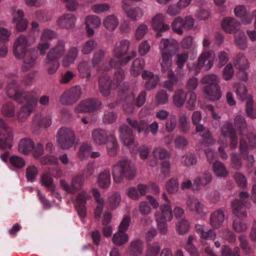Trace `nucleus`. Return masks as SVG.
I'll list each match as a JSON object with an SVG mask.
<instances>
[{
  "mask_svg": "<svg viewBox=\"0 0 256 256\" xmlns=\"http://www.w3.org/2000/svg\"><path fill=\"white\" fill-rule=\"evenodd\" d=\"M112 176L115 183L120 184L124 179L131 180L136 176L134 164L130 159L122 160L112 166Z\"/></svg>",
  "mask_w": 256,
  "mask_h": 256,
  "instance_id": "f257e3e1",
  "label": "nucleus"
},
{
  "mask_svg": "<svg viewBox=\"0 0 256 256\" xmlns=\"http://www.w3.org/2000/svg\"><path fill=\"white\" fill-rule=\"evenodd\" d=\"M130 45V42L126 39L122 40L116 44L112 50L114 58L111 60L110 62L112 67H116L118 64H126L136 56V52L132 50L128 52L126 56L122 58L128 54Z\"/></svg>",
  "mask_w": 256,
  "mask_h": 256,
  "instance_id": "f03ea898",
  "label": "nucleus"
},
{
  "mask_svg": "<svg viewBox=\"0 0 256 256\" xmlns=\"http://www.w3.org/2000/svg\"><path fill=\"white\" fill-rule=\"evenodd\" d=\"M36 42L34 36L30 35L20 34L16 39L14 46V54L18 59L24 58L28 52V48Z\"/></svg>",
  "mask_w": 256,
  "mask_h": 256,
  "instance_id": "7ed1b4c3",
  "label": "nucleus"
},
{
  "mask_svg": "<svg viewBox=\"0 0 256 256\" xmlns=\"http://www.w3.org/2000/svg\"><path fill=\"white\" fill-rule=\"evenodd\" d=\"M26 104L22 106L18 113L17 118L20 122L25 120L31 114L37 104L38 94L35 91H32L26 95Z\"/></svg>",
  "mask_w": 256,
  "mask_h": 256,
  "instance_id": "20e7f679",
  "label": "nucleus"
},
{
  "mask_svg": "<svg viewBox=\"0 0 256 256\" xmlns=\"http://www.w3.org/2000/svg\"><path fill=\"white\" fill-rule=\"evenodd\" d=\"M216 58L214 52L212 50L204 49L199 54L196 64V72L204 68L206 70H210L213 66Z\"/></svg>",
  "mask_w": 256,
  "mask_h": 256,
  "instance_id": "39448f33",
  "label": "nucleus"
},
{
  "mask_svg": "<svg viewBox=\"0 0 256 256\" xmlns=\"http://www.w3.org/2000/svg\"><path fill=\"white\" fill-rule=\"evenodd\" d=\"M75 140V134L70 128L63 127L59 130L57 134L58 145L62 149L72 147Z\"/></svg>",
  "mask_w": 256,
  "mask_h": 256,
  "instance_id": "423d86ee",
  "label": "nucleus"
},
{
  "mask_svg": "<svg viewBox=\"0 0 256 256\" xmlns=\"http://www.w3.org/2000/svg\"><path fill=\"white\" fill-rule=\"evenodd\" d=\"M82 89L79 86H74L64 91L60 98V102L64 105H71L76 103L81 97Z\"/></svg>",
  "mask_w": 256,
  "mask_h": 256,
  "instance_id": "0eeeda50",
  "label": "nucleus"
},
{
  "mask_svg": "<svg viewBox=\"0 0 256 256\" xmlns=\"http://www.w3.org/2000/svg\"><path fill=\"white\" fill-rule=\"evenodd\" d=\"M119 135L124 144L134 152L138 144L135 141L132 130L128 126L122 125L119 128Z\"/></svg>",
  "mask_w": 256,
  "mask_h": 256,
  "instance_id": "6e6552de",
  "label": "nucleus"
},
{
  "mask_svg": "<svg viewBox=\"0 0 256 256\" xmlns=\"http://www.w3.org/2000/svg\"><path fill=\"white\" fill-rule=\"evenodd\" d=\"M13 138L11 129L2 120L0 119V148H10L12 146Z\"/></svg>",
  "mask_w": 256,
  "mask_h": 256,
  "instance_id": "1a4fd4ad",
  "label": "nucleus"
},
{
  "mask_svg": "<svg viewBox=\"0 0 256 256\" xmlns=\"http://www.w3.org/2000/svg\"><path fill=\"white\" fill-rule=\"evenodd\" d=\"M248 140V143L246 140L244 138H240V150L243 155L244 158L246 159L248 162V166L252 167L254 163V160L252 155L245 156L247 152V150L248 148H254L256 146V137L252 135H248L246 137Z\"/></svg>",
  "mask_w": 256,
  "mask_h": 256,
  "instance_id": "9d476101",
  "label": "nucleus"
},
{
  "mask_svg": "<svg viewBox=\"0 0 256 256\" xmlns=\"http://www.w3.org/2000/svg\"><path fill=\"white\" fill-rule=\"evenodd\" d=\"M31 92H22L20 88L14 80L8 82L6 88L8 96L19 102H22V98L26 99V95Z\"/></svg>",
  "mask_w": 256,
  "mask_h": 256,
  "instance_id": "9b49d317",
  "label": "nucleus"
},
{
  "mask_svg": "<svg viewBox=\"0 0 256 256\" xmlns=\"http://www.w3.org/2000/svg\"><path fill=\"white\" fill-rule=\"evenodd\" d=\"M166 16L162 14H157L152 18V28L157 32L156 37H160L162 36V32L170 29L169 25L165 23Z\"/></svg>",
  "mask_w": 256,
  "mask_h": 256,
  "instance_id": "f8f14e48",
  "label": "nucleus"
},
{
  "mask_svg": "<svg viewBox=\"0 0 256 256\" xmlns=\"http://www.w3.org/2000/svg\"><path fill=\"white\" fill-rule=\"evenodd\" d=\"M178 48V43L172 38H162L159 44V50L161 54L172 55V52Z\"/></svg>",
  "mask_w": 256,
  "mask_h": 256,
  "instance_id": "ddd939ff",
  "label": "nucleus"
},
{
  "mask_svg": "<svg viewBox=\"0 0 256 256\" xmlns=\"http://www.w3.org/2000/svg\"><path fill=\"white\" fill-rule=\"evenodd\" d=\"M100 102L94 100H86L81 102L75 108L78 113L93 112L100 108Z\"/></svg>",
  "mask_w": 256,
  "mask_h": 256,
  "instance_id": "4468645a",
  "label": "nucleus"
},
{
  "mask_svg": "<svg viewBox=\"0 0 256 256\" xmlns=\"http://www.w3.org/2000/svg\"><path fill=\"white\" fill-rule=\"evenodd\" d=\"M154 216L157 223L158 231L162 234H166L168 231V228L164 220L170 221L172 218V214H170V216L166 217L162 213L155 212Z\"/></svg>",
  "mask_w": 256,
  "mask_h": 256,
  "instance_id": "2eb2a0df",
  "label": "nucleus"
},
{
  "mask_svg": "<svg viewBox=\"0 0 256 256\" xmlns=\"http://www.w3.org/2000/svg\"><path fill=\"white\" fill-rule=\"evenodd\" d=\"M225 220L224 211L222 209H218L214 211L210 216V226L215 229L219 228Z\"/></svg>",
  "mask_w": 256,
  "mask_h": 256,
  "instance_id": "dca6fc26",
  "label": "nucleus"
},
{
  "mask_svg": "<svg viewBox=\"0 0 256 256\" xmlns=\"http://www.w3.org/2000/svg\"><path fill=\"white\" fill-rule=\"evenodd\" d=\"M172 55L161 54L160 66L162 72H168V78H170L174 81H176V76L174 72L170 69L172 65Z\"/></svg>",
  "mask_w": 256,
  "mask_h": 256,
  "instance_id": "f3484780",
  "label": "nucleus"
},
{
  "mask_svg": "<svg viewBox=\"0 0 256 256\" xmlns=\"http://www.w3.org/2000/svg\"><path fill=\"white\" fill-rule=\"evenodd\" d=\"M66 52V42L63 40H59L56 45L50 50L46 55L58 60L64 55Z\"/></svg>",
  "mask_w": 256,
  "mask_h": 256,
  "instance_id": "a211bd4d",
  "label": "nucleus"
},
{
  "mask_svg": "<svg viewBox=\"0 0 256 256\" xmlns=\"http://www.w3.org/2000/svg\"><path fill=\"white\" fill-rule=\"evenodd\" d=\"M142 78L146 80L145 88L147 90H151L155 88L159 82V76L152 72L144 70L142 74Z\"/></svg>",
  "mask_w": 256,
  "mask_h": 256,
  "instance_id": "6ab92c4d",
  "label": "nucleus"
},
{
  "mask_svg": "<svg viewBox=\"0 0 256 256\" xmlns=\"http://www.w3.org/2000/svg\"><path fill=\"white\" fill-rule=\"evenodd\" d=\"M221 25L224 30L227 33L235 34L240 30V23L232 18H224Z\"/></svg>",
  "mask_w": 256,
  "mask_h": 256,
  "instance_id": "aec40b11",
  "label": "nucleus"
},
{
  "mask_svg": "<svg viewBox=\"0 0 256 256\" xmlns=\"http://www.w3.org/2000/svg\"><path fill=\"white\" fill-rule=\"evenodd\" d=\"M13 22H16V28L19 32L25 30L28 26L27 20L24 18V12L20 10H14L12 12Z\"/></svg>",
  "mask_w": 256,
  "mask_h": 256,
  "instance_id": "412c9836",
  "label": "nucleus"
},
{
  "mask_svg": "<svg viewBox=\"0 0 256 256\" xmlns=\"http://www.w3.org/2000/svg\"><path fill=\"white\" fill-rule=\"evenodd\" d=\"M204 96L211 101L218 100L222 96V92L219 85L204 86Z\"/></svg>",
  "mask_w": 256,
  "mask_h": 256,
  "instance_id": "4be33fe9",
  "label": "nucleus"
},
{
  "mask_svg": "<svg viewBox=\"0 0 256 256\" xmlns=\"http://www.w3.org/2000/svg\"><path fill=\"white\" fill-rule=\"evenodd\" d=\"M76 18L71 14H64L60 16L56 20L57 24L62 28H70L76 23Z\"/></svg>",
  "mask_w": 256,
  "mask_h": 256,
  "instance_id": "5701e85b",
  "label": "nucleus"
},
{
  "mask_svg": "<svg viewBox=\"0 0 256 256\" xmlns=\"http://www.w3.org/2000/svg\"><path fill=\"white\" fill-rule=\"evenodd\" d=\"M104 28L108 32L114 31L120 24L118 17L114 14L106 16L102 20Z\"/></svg>",
  "mask_w": 256,
  "mask_h": 256,
  "instance_id": "b1692460",
  "label": "nucleus"
},
{
  "mask_svg": "<svg viewBox=\"0 0 256 256\" xmlns=\"http://www.w3.org/2000/svg\"><path fill=\"white\" fill-rule=\"evenodd\" d=\"M99 88L101 94L104 96H108L110 93L111 80L109 76L106 74H102L99 78Z\"/></svg>",
  "mask_w": 256,
  "mask_h": 256,
  "instance_id": "393cba45",
  "label": "nucleus"
},
{
  "mask_svg": "<svg viewBox=\"0 0 256 256\" xmlns=\"http://www.w3.org/2000/svg\"><path fill=\"white\" fill-rule=\"evenodd\" d=\"M97 184L99 187L103 189L110 187L111 184V176L109 170H104L100 173L97 179Z\"/></svg>",
  "mask_w": 256,
  "mask_h": 256,
  "instance_id": "a878e982",
  "label": "nucleus"
},
{
  "mask_svg": "<svg viewBox=\"0 0 256 256\" xmlns=\"http://www.w3.org/2000/svg\"><path fill=\"white\" fill-rule=\"evenodd\" d=\"M188 92L184 90L178 88L176 90L172 96V100L174 105L178 108L182 107L186 102Z\"/></svg>",
  "mask_w": 256,
  "mask_h": 256,
  "instance_id": "bb28decb",
  "label": "nucleus"
},
{
  "mask_svg": "<svg viewBox=\"0 0 256 256\" xmlns=\"http://www.w3.org/2000/svg\"><path fill=\"white\" fill-rule=\"evenodd\" d=\"M92 139L95 144L102 145L107 142V134L104 130L96 128L92 131Z\"/></svg>",
  "mask_w": 256,
  "mask_h": 256,
  "instance_id": "cd10ccee",
  "label": "nucleus"
},
{
  "mask_svg": "<svg viewBox=\"0 0 256 256\" xmlns=\"http://www.w3.org/2000/svg\"><path fill=\"white\" fill-rule=\"evenodd\" d=\"M186 206L192 212L200 214L203 212L204 205L196 198L190 197L186 200Z\"/></svg>",
  "mask_w": 256,
  "mask_h": 256,
  "instance_id": "c85d7f7f",
  "label": "nucleus"
},
{
  "mask_svg": "<svg viewBox=\"0 0 256 256\" xmlns=\"http://www.w3.org/2000/svg\"><path fill=\"white\" fill-rule=\"evenodd\" d=\"M34 148V142L30 138H22L19 142L18 150L22 154H28L32 152Z\"/></svg>",
  "mask_w": 256,
  "mask_h": 256,
  "instance_id": "c756f323",
  "label": "nucleus"
},
{
  "mask_svg": "<svg viewBox=\"0 0 256 256\" xmlns=\"http://www.w3.org/2000/svg\"><path fill=\"white\" fill-rule=\"evenodd\" d=\"M59 66L60 63L58 60L46 55L44 60V68L48 74H55Z\"/></svg>",
  "mask_w": 256,
  "mask_h": 256,
  "instance_id": "7c9ffc66",
  "label": "nucleus"
},
{
  "mask_svg": "<svg viewBox=\"0 0 256 256\" xmlns=\"http://www.w3.org/2000/svg\"><path fill=\"white\" fill-rule=\"evenodd\" d=\"M234 123L239 132V135L242 136L241 138L246 140L244 134L248 129V124L245 118L242 115H237L234 118Z\"/></svg>",
  "mask_w": 256,
  "mask_h": 256,
  "instance_id": "2f4dec72",
  "label": "nucleus"
},
{
  "mask_svg": "<svg viewBox=\"0 0 256 256\" xmlns=\"http://www.w3.org/2000/svg\"><path fill=\"white\" fill-rule=\"evenodd\" d=\"M234 12L236 17L241 18L244 24H248L252 22V16L248 14L246 9L244 6H236L234 9Z\"/></svg>",
  "mask_w": 256,
  "mask_h": 256,
  "instance_id": "473e14b6",
  "label": "nucleus"
},
{
  "mask_svg": "<svg viewBox=\"0 0 256 256\" xmlns=\"http://www.w3.org/2000/svg\"><path fill=\"white\" fill-rule=\"evenodd\" d=\"M127 17L133 21H137L142 18L144 16V10L140 7L130 8H123Z\"/></svg>",
  "mask_w": 256,
  "mask_h": 256,
  "instance_id": "72a5a7b5",
  "label": "nucleus"
},
{
  "mask_svg": "<svg viewBox=\"0 0 256 256\" xmlns=\"http://www.w3.org/2000/svg\"><path fill=\"white\" fill-rule=\"evenodd\" d=\"M52 124V119L50 116L46 114H38L34 120V126L40 127H48Z\"/></svg>",
  "mask_w": 256,
  "mask_h": 256,
  "instance_id": "f704fd0d",
  "label": "nucleus"
},
{
  "mask_svg": "<svg viewBox=\"0 0 256 256\" xmlns=\"http://www.w3.org/2000/svg\"><path fill=\"white\" fill-rule=\"evenodd\" d=\"M162 197L163 203L160 206V209L156 210V212L162 213L166 217H168L170 214H172L171 202L165 192L162 194Z\"/></svg>",
  "mask_w": 256,
  "mask_h": 256,
  "instance_id": "c9c22d12",
  "label": "nucleus"
},
{
  "mask_svg": "<svg viewBox=\"0 0 256 256\" xmlns=\"http://www.w3.org/2000/svg\"><path fill=\"white\" fill-rule=\"evenodd\" d=\"M78 54V50L76 47H72L68 52L62 60V65L65 67L70 66L76 60Z\"/></svg>",
  "mask_w": 256,
  "mask_h": 256,
  "instance_id": "e433bc0d",
  "label": "nucleus"
},
{
  "mask_svg": "<svg viewBox=\"0 0 256 256\" xmlns=\"http://www.w3.org/2000/svg\"><path fill=\"white\" fill-rule=\"evenodd\" d=\"M242 202L235 200L232 202L233 214L238 218H244L246 216V211L244 210Z\"/></svg>",
  "mask_w": 256,
  "mask_h": 256,
  "instance_id": "4c0bfd02",
  "label": "nucleus"
},
{
  "mask_svg": "<svg viewBox=\"0 0 256 256\" xmlns=\"http://www.w3.org/2000/svg\"><path fill=\"white\" fill-rule=\"evenodd\" d=\"M143 242L140 240H136L131 242L129 251L134 256H140L143 252Z\"/></svg>",
  "mask_w": 256,
  "mask_h": 256,
  "instance_id": "58836bf2",
  "label": "nucleus"
},
{
  "mask_svg": "<svg viewBox=\"0 0 256 256\" xmlns=\"http://www.w3.org/2000/svg\"><path fill=\"white\" fill-rule=\"evenodd\" d=\"M212 170L215 175L220 178H224L228 176V172L224 164L220 161L215 162L212 166Z\"/></svg>",
  "mask_w": 256,
  "mask_h": 256,
  "instance_id": "ea45409f",
  "label": "nucleus"
},
{
  "mask_svg": "<svg viewBox=\"0 0 256 256\" xmlns=\"http://www.w3.org/2000/svg\"><path fill=\"white\" fill-rule=\"evenodd\" d=\"M178 128L184 134L188 133L190 129V124L188 117L186 113L182 114L178 118Z\"/></svg>",
  "mask_w": 256,
  "mask_h": 256,
  "instance_id": "a19ab883",
  "label": "nucleus"
},
{
  "mask_svg": "<svg viewBox=\"0 0 256 256\" xmlns=\"http://www.w3.org/2000/svg\"><path fill=\"white\" fill-rule=\"evenodd\" d=\"M144 61L140 58L136 59L132 62L130 68V72L133 76H137L140 74L144 68Z\"/></svg>",
  "mask_w": 256,
  "mask_h": 256,
  "instance_id": "79ce46f5",
  "label": "nucleus"
},
{
  "mask_svg": "<svg viewBox=\"0 0 256 256\" xmlns=\"http://www.w3.org/2000/svg\"><path fill=\"white\" fill-rule=\"evenodd\" d=\"M92 192L98 203V206L94 211V215L96 218H100L103 210L104 200L101 198L100 193L98 190L93 189Z\"/></svg>",
  "mask_w": 256,
  "mask_h": 256,
  "instance_id": "37998d69",
  "label": "nucleus"
},
{
  "mask_svg": "<svg viewBox=\"0 0 256 256\" xmlns=\"http://www.w3.org/2000/svg\"><path fill=\"white\" fill-rule=\"evenodd\" d=\"M84 178L82 175L77 174L73 176L70 180V184L72 185V194L80 190L84 184Z\"/></svg>",
  "mask_w": 256,
  "mask_h": 256,
  "instance_id": "c03bdc74",
  "label": "nucleus"
},
{
  "mask_svg": "<svg viewBox=\"0 0 256 256\" xmlns=\"http://www.w3.org/2000/svg\"><path fill=\"white\" fill-rule=\"evenodd\" d=\"M42 184L51 192L55 191L56 186L54 184L50 172H46L41 176Z\"/></svg>",
  "mask_w": 256,
  "mask_h": 256,
  "instance_id": "a18cd8bd",
  "label": "nucleus"
},
{
  "mask_svg": "<svg viewBox=\"0 0 256 256\" xmlns=\"http://www.w3.org/2000/svg\"><path fill=\"white\" fill-rule=\"evenodd\" d=\"M128 240V234L124 232L118 230L112 237V242L116 246H120L126 244Z\"/></svg>",
  "mask_w": 256,
  "mask_h": 256,
  "instance_id": "49530a36",
  "label": "nucleus"
},
{
  "mask_svg": "<svg viewBox=\"0 0 256 256\" xmlns=\"http://www.w3.org/2000/svg\"><path fill=\"white\" fill-rule=\"evenodd\" d=\"M220 77L215 74H210L204 76L201 79V82L206 84L205 86H218L220 82Z\"/></svg>",
  "mask_w": 256,
  "mask_h": 256,
  "instance_id": "de8ad7c7",
  "label": "nucleus"
},
{
  "mask_svg": "<svg viewBox=\"0 0 256 256\" xmlns=\"http://www.w3.org/2000/svg\"><path fill=\"white\" fill-rule=\"evenodd\" d=\"M220 134L224 138L230 137L236 134L232 124L229 121L225 122L220 129Z\"/></svg>",
  "mask_w": 256,
  "mask_h": 256,
  "instance_id": "09e8293b",
  "label": "nucleus"
},
{
  "mask_svg": "<svg viewBox=\"0 0 256 256\" xmlns=\"http://www.w3.org/2000/svg\"><path fill=\"white\" fill-rule=\"evenodd\" d=\"M126 122L132 128L136 130L138 133L142 132L148 125V122L145 120L138 122L135 119L128 118H126Z\"/></svg>",
  "mask_w": 256,
  "mask_h": 256,
  "instance_id": "8fccbe9b",
  "label": "nucleus"
},
{
  "mask_svg": "<svg viewBox=\"0 0 256 256\" xmlns=\"http://www.w3.org/2000/svg\"><path fill=\"white\" fill-rule=\"evenodd\" d=\"M234 41L240 49L244 50L246 48V38L244 32L239 30L234 34Z\"/></svg>",
  "mask_w": 256,
  "mask_h": 256,
  "instance_id": "3c124183",
  "label": "nucleus"
},
{
  "mask_svg": "<svg viewBox=\"0 0 256 256\" xmlns=\"http://www.w3.org/2000/svg\"><path fill=\"white\" fill-rule=\"evenodd\" d=\"M134 98V94L132 92L126 96V98L122 104L123 110L126 114H130L133 112L134 110L133 102Z\"/></svg>",
  "mask_w": 256,
  "mask_h": 256,
  "instance_id": "603ef678",
  "label": "nucleus"
},
{
  "mask_svg": "<svg viewBox=\"0 0 256 256\" xmlns=\"http://www.w3.org/2000/svg\"><path fill=\"white\" fill-rule=\"evenodd\" d=\"M212 180V175L210 172L204 173L202 176L196 177L194 180V186L196 187L206 186Z\"/></svg>",
  "mask_w": 256,
  "mask_h": 256,
  "instance_id": "864d4df0",
  "label": "nucleus"
},
{
  "mask_svg": "<svg viewBox=\"0 0 256 256\" xmlns=\"http://www.w3.org/2000/svg\"><path fill=\"white\" fill-rule=\"evenodd\" d=\"M234 64L238 69L248 68L249 66L248 60L242 54H238L236 56Z\"/></svg>",
  "mask_w": 256,
  "mask_h": 256,
  "instance_id": "5fc2aeb1",
  "label": "nucleus"
},
{
  "mask_svg": "<svg viewBox=\"0 0 256 256\" xmlns=\"http://www.w3.org/2000/svg\"><path fill=\"white\" fill-rule=\"evenodd\" d=\"M171 27L174 32L182 35L184 34L182 18L181 16L176 18L171 23Z\"/></svg>",
  "mask_w": 256,
  "mask_h": 256,
  "instance_id": "6e6d98bb",
  "label": "nucleus"
},
{
  "mask_svg": "<svg viewBox=\"0 0 256 256\" xmlns=\"http://www.w3.org/2000/svg\"><path fill=\"white\" fill-rule=\"evenodd\" d=\"M85 24L86 26H92L93 28H98L102 24V20L98 16L90 15L86 18Z\"/></svg>",
  "mask_w": 256,
  "mask_h": 256,
  "instance_id": "4d7b16f0",
  "label": "nucleus"
},
{
  "mask_svg": "<svg viewBox=\"0 0 256 256\" xmlns=\"http://www.w3.org/2000/svg\"><path fill=\"white\" fill-rule=\"evenodd\" d=\"M97 45V42L95 40H88L82 44L81 52L84 54H90L96 48Z\"/></svg>",
  "mask_w": 256,
  "mask_h": 256,
  "instance_id": "13d9d810",
  "label": "nucleus"
},
{
  "mask_svg": "<svg viewBox=\"0 0 256 256\" xmlns=\"http://www.w3.org/2000/svg\"><path fill=\"white\" fill-rule=\"evenodd\" d=\"M80 74L82 78L88 79L91 75L90 66L87 62H81L78 67Z\"/></svg>",
  "mask_w": 256,
  "mask_h": 256,
  "instance_id": "bf43d9fd",
  "label": "nucleus"
},
{
  "mask_svg": "<svg viewBox=\"0 0 256 256\" xmlns=\"http://www.w3.org/2000/svg\"><path fill=\"white\" fill-rule=\"evenodd\" d=\"M160 250L158 242L148 244L146 247V256H158Z\"/></svg>",
  "mask_w": 256,
  "mask_h": 256,
  "instance_id": "052dcab7",
  "label": "nucleus"
},
{
  "mask_svg": "<svg viewBox=\"0 0 256 256\" xmlns=\"http://www.w3.org/2000/svg\"><path fill=\"white\" fill-rule=\"evenodd\" d=\"M180 162L184 166H190L197 163V158L194 154H188L181 156Z\"/></svg>",
  "mask_w": 256,
  "mask_h": 256,
  "instance_id": "680f3d73",
  "label": "nucleus"
},
{
  "mask_svg": "<svg viewBox=\"0 0 256 256\" xmlns=\"http://www.w3.org/2000/svg\"><path fill=\"white\" fill-rule=\"evenodd\" d=\"M37 57L34 56H26L22 66V70L26 72L33 68L36 64Z\"/></svg>",
  "mask_w": 256,
  "mask_h": 256,
  "instance_id": "e2e57ef3",
  "label": "nucleus"
},
{
  "mask_svg": "<svg viewBox=\"0 0 256 256\" xmlns=\"http://www.w3.org/2000/svg\"><path fill=\"white\" fill-rule=\"evenodd\" d=\"M196 102V96L193 92H188L186 101V106L189 110H193L195 108Z\"/></svg>",
  "mask_w": 256,
  "mask_h": 256,
  "instance_id": "0e129e2a",
  "label": "nucleus"
},
{
  "mask_svg": "<svg viewBox=\"0 0 256 256\" xmlns=\"http://www.w3.org/2000/svg\"><path fill=\"white\" fill-rule=\"evenodd\" d=\"M176 232L180 235L188 233L190 230V223L186 220L179 221L176 225Z\"/></svg>",
  "mask_w": 256,
  "mask_h": 256,
  "instance_id": "69168bd1",
  "label": "nucleus"
},
{
  "mask_svg": "<svg viewBox=\"0 0 256 256\" xmlns=\"http://www.w3.org/2000/svg\"><path fill=\"white\" fill-rule=\"evenodd\" d=\"M110 9V5L108 3H99L92 5L91 10L93 12L97 14L107 12Z\"/></svg>",
  "mask_w": 256,
  "mask_h": 256,
  "instance_id": "338daca9",
  "label": "nucleus"
},
{
  "mask_svg": "<svg viewBox=\"0 0 256 256\" xmlns=\"http://www.w3.org/2000/svg\"><path fill=\"white\" fill-rule=\"evenodd\" d=\"M106 54V50L104 49H99L93 54L92 64L94 66L100 64Z\"/></svg>",
  "mask_w": 256,
  "mask_h": 256,
  "instance_id": "774afa93",
  "label": "nucleus"
}]
</instances>
